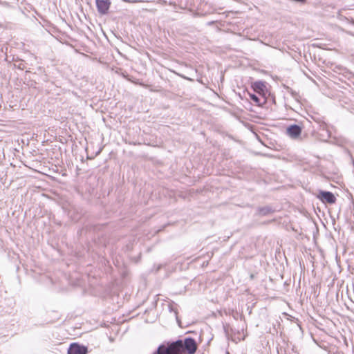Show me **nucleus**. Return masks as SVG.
<instances>
[{
    "mask_svg": "<svg viewBox=\"0 0 354 354\" xmlns=\"http://www.w3.org/2000/svg\"><path fill=\"white\" fill-rule=\"evenodd\" d=\"M180 342V348H178L179 354H184L186 352L189 354H194L197 348L196 343L193 338L187 337L183 340H177Z\"/></svg>",
    "mask_w": 354,
    "mask_h": 354,
    "instance_id": "f257e3e1",
    "label": "nucleus"
},
{
    "mask_svg": "<svg viewBox=\"0 0 354 354\" xmlns=\"http://www.w3.org/2000/svg\"><path fill=\"white\" fill-rule=\"evenodd\" d=\"M180 348V342H174L167 346L165 345H160L156 353L153 354H179L178 348Z\"/></svg>",
    "mask_w": 354,
    "mask_h": 354,
    "instance_id": "f03ea898",
    "label": "nucleus"
},
{
    "mask_svg": "<svg viewBox=\"0 0 354 354\" xmlns=\"http://www.w3.org/2000/svg\"><path fill=\"white\" fill-rule=\"evenodd\" d=\"M97 12L102 15H106L110 8L111 0H95Z\"/></svg>",
    "mask_w": 354,
    "mask_h": 354,
    "instance_id": "7ed1b4c3",
    "label": "nucleus"
},
{
    "mask_svg": "<svg viewBox=\"0 0 354 354\" xmlns=\"http://www.w3.org/2000/svg\"><path fill=\"white\" fill-rule=\"evenodd\" d=\"M318 198L324 203L333 204L335 203L336 198L334 194L330 192L321 191L318 195Z\"/></svg>",
    "mask_w": 354,
    "mask_h": 354,
    "instance_id": "20e7f679",
    "label": "nucleus"
},
{
    "mask_svg": "<svg viewBox=\"0 0 354 354\" xmlns=\"http://www.w3.org/2000/svg\"><path fill=\"white\" fill-rule=\"evenodd\" d=\"M87 348L77 344H72L68 349V354H86Z\"/></svg>",
    "mask_w": 354,
    "mask_h": 354,
    "instance_id": "39448f33",
    "label": "nucleus"
},
{
    "mask_svg": "<svg viewBox=\"0 0 354 354\" xmlns=\"http://www.w3.org/2000/svg\"><path fill=\"white\" fill-rule=\"evenodd\" d=\"M301 129L298 125H292L287 129V133L292 138H296L301 133Z\"/></svg>",
    "mask_w": 354,
    "mask_h": 354,
    "instance_id": "423d86ee",
    "label": "nucleus"
},
{
    "mask_svg": "<svg viewBox=\"0 0 354 354\" xmlns=\"http://www.w3.org/2000/svg\"><path fill=\"white\" fill-rule=\"evenodd\" d=\"M270 212V209L269 207L261 208L259 210V213L262 215H266Z\"/></svg>",
    "mask_w": 354,
    "mask_h": 354,
    "instance_id": "0eeeda50",
    "label": "nucleus"
},
{
    "mask_svg": "<svg viewBox=\"0 0 354 354\" xmlns=\"http://www.w3.org/2000/svg\"><path fill=\"white\" fill-rule=\"evenodd\" d=\"M250 97L251 99L254 102H257V103H259V98L254 94H252V95H250Z\"/></svg>",
    "mask_w": 354,
    "mask_h": 354,
    "instance_id": "6e6552de",
    "label": "nucleus"
},
{
    "mask_svg": "<svg viewBox=\"0 0 354 354\" xmlns=\"http://www.w3.org/2000/svg\"><path fill=\"white\" fill-rule=\"evenodd\" d=\"M122 1H124V2L131 3H135L140 2V0H122Z\"/></svg>",
    "mask_w": 354,
    "mask_h": 354,
    "instance_id": "1a4fd4ad",
    "label": "nucleus"
}]
</instances>
